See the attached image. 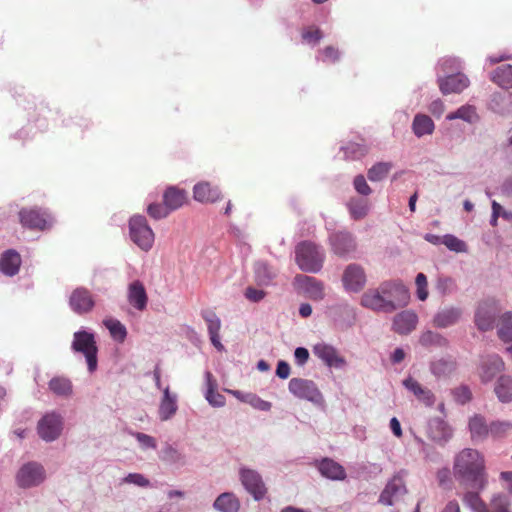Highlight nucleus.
I'll return each mask as SVG.
<instances>
[{
    "label": "nucleus",
    "mask_w": 512,
    "mask_h": 512,
    "mask_svg": "<svg viewBox=\"0 0 512 512\" xmlns=\"http://www.w3.org/2000/svg\"><path fill=\"white\" fill-rule=\"evenodd\" d=\"M233 394L240 400L249 403L252 407L261 410V411H269L272 407V404L268 401H265L258 397L255 394H248L244 397L241 396L239 391L233 392Z\"/></svg>",
    "instance_id": "49530a36"
},
{
    "label": "nucleus",
    "mask_w": 512,
    "mask_h": 512,
    "mask_svg": "<svg viewBox=\"0 0 512 512\" xmlns=\"http://www.w3.org/2000/svg\"><path fill=\"white\" fill-rule=\"evenodd\" d=\"M367 152L366 146L357 143H350L345 147V155L351 159H359L365 156Z\"/></svg>",
    "instance_id": "5fc2aeb1"
},
{
    "label": "nucleus",
    "mask_w": 512,
    "mask_h": 512,
    "mask_svg": "<svg viewBox=\"0 0 512 512\" xmlns=\"http://www.w3.org/2000/svg\"><path fill=\"white\" fill-rule=\"evenodd\" d=\"M417 286V297L421 301H425L428 297L427 278L423 273H419L415 280Z\"/></svg>",
    "instance_id": "6e6d98bb"
},
{
    "label": "nucleus",
    "mask_w": 512,
    "mask_h": 512,
    "mask_svg": "<svg viewBox=\"0 0 512 512\" xmlns=\"http://www.w3.org/2000/svg\"><path fill=\"white\" fill-rule=\"evenodd\" d=\"M353 185H354L355 190L361 195L368 196L372 192V189L368 185V183L363 175H357L354 178Z\"/></svg>",
    "instance_id": "052dcab7"
},
{
    "label": "nucleus",
    "mask_w": 512,
    "mask_h": 512,
    "mask_svg": "<svg viewBox=\"0 0 512 512\" xmlns=\"http://www.w3.org/2000/svg\"><path fill=\"white\" fill-rule=\"evenodd\" d=\"M361 305L374 311L392 313L395 306L382 294L380 286L367 290L361 297Z\"/></svg>",
    "instance_id": "f8f14e48"
},
{
    "label": "nucleus",
    "mask_w": 512,
    "mask_h": 512,
    "mask_svg": "<svg viewBox=\"0 0 512 512\" xmlns=\"http://www.w3.org/2000/svg\"><path fill=\"white\" fill-rule=\"evenodd\" d=\"M434 122L432 119L424 114H417L414 117L413 123H412V129L414 134L417 137H422L424 135H430L434 131Z\"/></svg>",
    "instance_id": "f704fd0d"
},
{
    "label": "nucleus",
    "mask_w": 512,
    "mask_h": 512,
    "mask_svg": "<svg viewBox=\"0 0 512 512\" xmlns=\"http://www.w3.org/2000/svg\"><path fill=\"white\" fill-rule=\"evenodd\" d=\"M491 80L502 88H512V65L506 64L493 71Z\"/></svg>",
    "instance_id": "e433bc0d"
},
{
    "label": "nucleus",
    "mask_w": 512,
    "mask_h": 512,
    "mask_svg": "<svg viewBox=\"0 0 512 512\" xmlns=\"http://www.w3.org/2000/svg\"><path fill=\"white\" fill-rule=\"evenodd\" d=\"M441 340L442 337L439 334L433 331H426L420 336L419 342L423 346H429L432 344H438Z\"/></svg>",
    "instance_id": "680f3d73"
},
{
    "label": "nucleus",
    "mask_w": 512,
    "mask_h": 512,
    "mask_svg": "<svg viewBox=\"0 0 512 512\" xmlns=\"http://www.w3.org/2000/svg\"><path fill=\"white\" fill-rule=\"evenodd\" d=\"M188 202V195L184 189L169 186L163 193V203L170 212L180 209Z\"/></svg>",
    "instance_id": "bb28decb"
},
{
    "label": "nucleus",
    "mask_w": 512,
    "mask_h": 512,
    "mask_svg": "<svg viewBox=\"0 0 512 512\" xmlns=\"http://www.w3.org/2000/svg\"><path fill=\"white\" fill-rule=\"evenodd\" d=\"M62 430L61 417L55 413L45 415L38 423V433L45 441H53Z\"/></svg>",
    "instance_id": "dca6fc26"
},
{
    "label": "nucleus",
    "mask_w": 512,
    "mask_h": 512,
    "mask_svg": "<svg viewBox=\"0 0 512 512\" xmlns=\"http://www.w3.org/2000/svg\"><path fill=\"white\" fill-rule=\"evenodd\" d=\"M73 351L82 353L87 361L88 370L93 372L97 368V352L95 337L87 331H77L73 335L71 345Z\"/></svg>",
    "instance_id": "20e7f679"
},
{
    "label": "nucleus",
    "mask_w": 512,
    "mask_h": 512,
    "mask_svg": "<svg viewBox=\"0 0 512 512\" xmlns=\"http://www.w3.org/2000/svg\"><path fill=\"white\" fill-rule=\"evenodd\" d=\"M256 280L261 285H268L275 277V272L266 263H257L255 267Z\"/></svg>",
    "instance_id": "09e8293b"
},
{
    "label": "nucleus",
    "mask_w": 512,
    "mask_h": 512,
    "mask_svg": "<svg viewBox=\"0 0 512 512\" xmlns=\"http://www.w3.org/2000/svg\"><path fill=\"white\" fill-rule=\"evenodd\" d=\"M276 375L281 379H287L290 375V366L285 361H279L276 368Z\"/></svg>",
    "instance_id": "774afa93"
},
{
    "label": "nucleus",
    "mask_w": 512,
    "mask_h": 512,
    "mask_svg": "<svg viewBox=\"0 0 512 512\" xmlns=\"http://www.w3.org/2000/svg\"><path fill=\"white\" fill-rule=\"evenodd\" d=\"M442 244H444L449 250L457 253L467 251L466 243L452 234L444 235L442 237Z\"/></svg>",
    "instance_id": "3c124183"
},
{
    "label": "nucleus",
    "mask_w": 512,
    "mask_h": 512,
    "mask_svg": "<svg viewBox=\"0 0 512 512\" xmlns=\"http://www.w3.org/2000/svg\"><path fill=\"white\" fill-rule=\"evenodd\" d=\"M453 476L463 488L485 490L488 473L483 453L473 448L460 450L453 459Z\"/></svg>",
    "instance_id": "f257e3e1"
},
{
    "label": "nucleus",
    "mask_w": 512,
    "mask_h": 512,
    "mask_svg": "<svg viewBox=\"0 0 512 512\" xmlns=\"http://www.w3.org/2000/svg\"><path fill=\"white\" fill-rule=\"evenodd\" d=\"M69 305L71 309L79 314H87L92 311L95 306L93 294L85 287L74 289L69 297Z\"/></svg>",
    "instance_id": "4468645a"
},
{
    "label": "nucleus",
    "mask_w": 512,
    "mask_h": 512,
    "mask_svg": "<svg viewBox=\"0 0 512 512\" xmlns=\"http://www.w3.org/2000/svg\"><path fill=\"white\" fill-rule=\"evenodd\" d=\"M504 367V361L496 354L488 355L483 358L479 368V375L482 382L486 383L491 381L499 372L504 370Z\"/></svg>",
    "instance_id": "4be33fe9"
},
{
    "label": "nucleus",
    "mask_w": 512,
    "mask_h": 512,
    "mask_svg": "<svg viewBox=\"0 0 512 512\" xmlns=\"http://www.w3.org/2000/svg\"><path fill=\"white\" fill-rule=\"evenodd\" d=\"M135 438L143 447L152 448V449L156 448L155 439L147 434L138 432V433H135Z\"/></svg>",
    "instance_id": "0e129e2a"
},
{
    "label": "nucleus",
    "mask_w": 512,
    "mask_h": 512,
    "mask_svg": "<svg viewBox=\"0 0 512 512\" xmlns=\"http://www.w3.org/2000/svg\"><path fill=\"white\" fill-rule=\"evenodd\" d=\"M498 336L504 342L512 340V313L507 312L500 318Z\"/></svg>",
    "instance_id": "c03bdc74"
},
{
    "label": "nucleus",
    "mask_w": 512,
    "mask_h": 512,
    "mask_svg": "<svg viewBox=\"0 0 512 512\" xmlns=\"http://www.w3.org/2000/svg\"><path fill=\"white\" fill-rule=\"evenodd\" d=\"M347 206L354 220L363 219L369 211V202L365 199L351 198Z\"/></svg>",
    "instance_id": "ea45409f"
},
{
    "label": "nucleus",
    "mask_w": 512,
    "mask_h": 512,
    "mask_svg": "<svg viewBox=\"0 0 512 512\" xmlns=\"http://www.w3.org/2000/svg\"><path fill=\"white\" fill-rule=\"evenodd\" d=\"M302 38L304 41L308 43L316 44L321 40L322 32L319 28L308 27L303 29Z\"/></svg>",
    "instance_id": "13d9d810"
},
{
    "label": "nucleus",
    "mask_w": 512,
    "mask_h": 512,
    "mask_svg": "<svg viewBox=\"0 0 512 512\" xmlns=\"http://www.w3.org/2000/svg\"><path fill=\"white\" fill-rule=\"evenodd\" d=\"M407 493L404 476L402 473L395 474L386 484L380 494L379 502L383 505L391 506L398 502Z\"/></svg>",
    "instance_id": "6e6552de"
},
{
    "label": "nucleus",
    "mask_w": 512,
    "mask_h": 512,
    "mask_svg": "<svg viewBox=\"0 0 512 512\" xmlns=\"http://www.w3.org/2000/svg\"><path fill=\"white\" fill-rule=\"evenodd\" d=\"M490 512H510V502L506 495L495 494L490 500Z\"/></svg>",
    "instance_id": "8fccbe9b"
},
{
    "label": "nucleus",
    "mask_w": 512,
    "mask_h": 512,
    "mask_svg": "<svg viewBox=\"0 0 512 512\" xmlns=\"http://www.w3.org/2000/svg\"><path fill=\"white\" fill-rule=\"evenodd\" d=\"M295 281L311 300L320 301L324 298V284L318 279L307 275H297Z\"/></svg>",
    "instance_id": "a211bd4d"
},
{
    "label": "nucleus",
    "mask_w": 512,
    "mask_h": 512,
    "mask_svg": "<svg viewBox=\"0 0 512 512\" xmlns=\"http://www.w3.org/2000/svg\"><path fill=\"white\" fill-rule=\"evenodd\" d=\"M171 212L168 210L166 205L160 203H151L147 207V214L155 219L160 220L166 218Z\"/></svg>",
    "instance_id": "603ef678"
},
{
    "label": "nucleus",
    "mask_w": 512,
    "mask_h": 512,
    "mask_svg": "<svg viewBox=\"0 0 512 512\" xmlns=\"http://www.w3.org/2000/svg\"><path fill=\"white\" fill-rule=\"evenodd\" d=\"M318 470L322 476L331 480H344L346 472L342 465L330 458L322 459L318 465Z\"/></svg>",
    "instance_id": "c85d7f7f"
},
{
    "label": "nucleus",
    "mask_w": 512,
    "mask_h": 512,
    "mask_svg": "<svg viewBox=\"0 0 512 512\" xmlns=\"http://www.w3.org/2000/svg\"><path fill=\"white\" fill-rule=\"evenodd\" d=\"M288 389L295 397L304 399L315 404L323 401L322 394L312 380L303 378H292L289 381Z\"/></svg>",
    "instance_id": "39448f33"
},
{
    "label": "nucleus",
    "mask_w": 512,
    "mask_h": 512,
    "mask_svg": "<svg viewBox=\"0 0 512 512\" xmlns=\"http://www.w3.org/2000/svg\"><path fill=\"white\" fill-rule=\"evenodd\" d=\"M207 376V383H208V390L206 393V399L207 401L215 406V407H221L225 404V397L215 391V383L212 380V374L210 372L206 373Z\"/></svg>",
    "instance_id": "37998d69"
},
{
    "label": "nucleus",
    "mask_w": 512,
    "mask_h": 512,
    "mask_svg": "<svg viewBox=\"0 0 512 512\" xmlns=\"http://www.w3.org/2000/svg\"><path fill=\"white\" fill-rule=\"evenodd\" d=\"M436 479L440 487L450 489L452 485L451 471L448 468L439 469L436 473Z\"/></svg>",
    "instance_id": "bf43d9fd"
},
{
    "label": "nucleus",
    "mask_w": 512,
    "mask_h": 512,
    "mask_svg": "<svg viewBox=\"0 0 512 512\" xmlns=\"http://www.w3.org/2000/svg\"><path fill=\"white\" fill-rule=\"evenodd\" d=\"M466 491L462 495L463 503L469 507L473 512H490L487 504L480 496L482 490L465 488Z\"/></svg>",
    "instance_id": "2f4dec72"
},
{
    "label": "nucleus",
    "mask_w": 512,
    "mask_h": 512,
    "mask_svg": "<svg viewBox=\"0 0 512 512\" xmlns=\"http://www.w3.org/2000/svg\"><path fill=\"white\" fill-rule=\"evenodd\" d=\"M129 304L138 311H144L147 307L148 296L143 283L139 280L131 282L127 290Z\"/></svg>",
    "instance_id": "5701e85b"
},
{
    "label": "nucleus",
    "mask_w": 512,
    "mask_h": 512,
    "mask_svg": "<svg viewBox=\"0 0 512 512\" xmlns=\"http://www.w3.org/2000/svg\"><path fill=\"white\" fill-rule=\"evenodd\" d=\"M295 361L298 365H303L307 362L309 358V352L304 347H298L296 348L294 352Z\"/></svg>",
    "instance_id": "338daca9"
},
{
    "label": "nucleus",
    "mask_w": 512,
    "mask_h": 512,
    "mask_svg": "<svg viewBox=\"0 0 512 512\" xmlns=\"http://www.w3.org/2000/svg\"><path fill=\"white\" fill-rule=\"evenodd\" d=\"M129 235L141 250L148 252L153 247L155 234L144 216L134 215L130 218Z\"/></svg>",
    "instance_id": "7ed1b4c3"
},
{
    "label": "nucleus",
    "mask_w": 512,
    "mask_h": 512,
    "mask_svg": "<svg viewBox=\"0 0 512 512\" xmlns=\"http://www.w3.org/2000/svg\"><path fill=\"white\" fill-rule=\"evenodd\" d=\"M240 480L247 492L250 493L255 500H260L265 496L267 489L261 475L257 471L242 468L240 470Z\"/></svg>",
    "instance_id": "9b49d317"
},
{
    "label": "nucleus",
    "mask_w": 512,
    "mask_h": 512,
    "mask_svg": "<svg viewBox=\"0 0 512 512\" xmlns=\"http://www.w3.org/2000/svg\"><path fill=\"white\" fill-rule=\"evenodd\" d=\"M45 478V472L40 464L31 462L23 465L17 473V483L20 487L29 488L39 485Z\"/></svg>",
    "instance_id": "ddd939ff"
},
{
    "label": "nucleus",
    "mask_w": 512,
    "mask_h": 512,
    "mask_svg": "<svg viewBox=\"0 0 512 512\" xmlns=\"http://www.w3.org/2000/svg\"><path fill=\"white\" fill-rule=\"evenodd\" d=\"M163 398L159 406V417L162 421L170 419L177 411L176 397L170 394L169 387L163 390Z\"/></svg>",
    "instance_id": "72a5a7b5"
},
{
    "label": "nucleus",
    "mask_w": 512,
    "mask_h": 512,
    "mask_svg": "<svg viewBox=\"0 0 512 512\" xmlns=\"http://www.w3.org/2000/svg\"><path fill=\"white\" fill-rule=\"evenodd\" d=\"M324 260V251L312 241H302L295 247L296 264L304 272H319L323 267Z\"/></svg>",
    "instance_id": "f03ea898"
},
{
    "label": "nucleus",
    "mask_w": 512,
    "mask_h": 512,
    "mask_svg": "<svg viewBox=\"0 0 512 512\" xmlns=\"http://www.w3.org/2000/svg\"><path fill=\"white\" fill-rule=\"evenodd\" d=\"M213 507L220 512H238L240 501L235 494L225 492L216 498Z\"/></svg>",
    "instance_id": "473e14b6"
},
{
    "label": "nucleus",
    "mask_w": 512,
    "mask_h": 512,
    "mask_svg": "<svg viewBox=\"0 0 512 512\" xmlns=\"http://www.w3.org/2000/svg\"><path fill=\"white\" fill-rule=\"evenodd\" d=\"M438 84L440 91L446 95L451 93H461L469 86L470 81L465 74L456 73L454 75L439 78Z\"/></svg>",
    "instance_id": "412c9836"
},
{
    "label": "nucleus",
    "mask_w": 512,
    "mask_h": 512,
    "mask_svg": "<svg viewBox=\"0 0 512 512\" xmlns=\"http://www.w3.org/2000/svg\"><path fill=\"white\" fill-rule=\"evenodd\" d=\"M452 395L454 400L459 404H466L472 399V393L469 387L467 386H459L452 390Z\"/></svg>",
    "instance_id": "864d4df0"
},
{
    "label": "nucleus",
    "mask_w": 512,
    "mask_h": 512,
    "mask_svg": "<svg viewBox=\"0 0 512 512\" xmlns=\"http://www.w3.org/2000/svg\"><path fill=\"white\" fill-rule=\"evenodd\" d=\"M193 198L203 204H212L222 199V193L218 186L202 181L194 185Z\"/></svg>",
    "instance_id": "f3484780"
},
{
    "label": "nucleus",
    "mask_w": 512,
    "mask_h": 512,
    "mask_svg": "<svg viewBox=\"0 0 512 512\" xmlns=\"http://www.w3.org/2000/svg\"><path fill=\"white\" fill-rule=\"evenodd\" d=\"M462 315V311L457 307H447L436 313L433 324L439 328H446L456 324Z\"/></svg>",
    "instance_id": "7c9ffc66"
},
{
    "label": "nucleus",
    "mask_w": 512,
    "mask_h": 512,
    "mask_svg": "<svg viewBox=\"0 0 512 512\" xmlns=\"http://www.w3.org/2000/svg\"><path fill=\"white\" fill-rule=\"evenodd\" d=\"M495 393L498 399L503 403L512 401V377L508 375L500 376L495 385Z\"/></svg>",
    "instance_id": "c9c22d12"
},
{
    "label": "nucleus",
    "mask_w": 512,
    "mask_h": 512,
    "mask_svg": "<svg viewBox=\"0 0 512 512\" xmlns=\"http://www.w3.org/2000/svg\"><path fill=\"white\" fill-rule=\"evenodd\" d=\"M418 323V316L414 311L405 310L398 313L393 319V330L401 335L412 332Z\"/></svg>",
    "instance_id": "393cba45"
},
{
    "label": "nucleus",
    "mask_w": 512,
    "mask_h": 512,
    "mask_svg": "<svg viewBox=\"0 0 512 512\" xmlns=\"http://www.w3.org/2000/svg\"><path fill=\"white\" fill-rule=\"evenodd\" d=\"M456 368V363L453 360L439 359L431 363L430 370L437 378L448 377L453 373Z\"/></svg>",
    "instance_id": "58836bf2"
},
{
    "label": "nucleus",
    "mask_w": 512,
    "mask_h": 512,
    "mask_svg": "<svg viewBox=\"0 0 512 512\" xmlns=\"http://www.w3.org/2000/svg\"><path fill=\"white\" fill-rule=\"evenodd\" d=\"M245 297L252 302H259L265 297V292L253 287H248L245 291Z\"/></svg>",
    "instance_id": "69168bd1"
},
{
    "label": "nucleus",
    "mask_w": 512,
    "mask_h": 512,
    "mask_svg": "<svg viewBox=\"0 0 512 512\" xmlns=\"http://www.w3.org/2000/svg\"><path fill=\"white\" fill-rule=\"evenodd\" d=\"M343 286L347 291L359 292L366 284V274L362 266L349 264L343 272Z\"/></svg>",
    "instance_id": "2eb2a0df"
},
{
    "label": "nucleus",
    "mask_w": 512,
    "mask_h": 512,
    "mask_svg": "<svg viewBox=\"0 0 512 512\" xmlns=\"http://www.w3.org/2000/svg\"><path fill=\"white\" fill-rule=\"evenodd\" d=\"M391 164L388 162H379L374 164L367 173L368 179L372 182L381 181L387 177L391 170Z\"/></svg>",
    "instance_id": "a18cd8bd"
},
{
    "label": "nucleus",
    "mask_w": 512,
    "mask_h": 512,
    "mask_svg": "<svg viewBox=\"0 0 512 512\" xmlns=\"http://www.w3.org/2000/svg\"><path fill=\"white\" fill-rule=\"evenodd\" d=\"M403 385L408 391L413 393L418 401L423 403L425 406L431 407L434 405L436 398L433 392L430 389L422 386L414 378H406L403 380Z\"/></svg>",
    "instance_id": "a878e982"
},
{
    "label": "nucleus",
    "mask_w": 512,
    "mask_h": 512,
    "mask_svg": "<svg viewBox=\"0 0 512 512\" xmlns=\"http://www.w3.org/2000/svg\"><path fill=\"white\" fill-rule=\"evenodd\" d=\"M329 244L334 254L346 257L357 249L354 236L347 231H337L329 236Z\"/></svg>",
    "instance_id": "1a4fd4ad"
},
{
    "label": "nucleus",
    "mask_w": 512,
    "mask_h": 512,
    "mask_svg": "<svg viewBox=\"0 0 512 512\" xmlns=\"http://www.w3.org/2000/svg\"><path fill=\"white\" fill-rule=\"evenodd\" d=\"M320 54L322 55L321 60L326 63H335L340 58L339 50L332 45L326 46L320 51Z\"/></svg>",
    "instance_id": "4d7b16f0"
},
{
    "label": "nucleus",
    "mask_w": 512,
    "mask_h": 512,
    "mask_svg": "<svg viewBox=\"0 0 512 512\" xmlns=\"http://www.w3.org/2000/svg\"><path fill=\"white\" fill-rule=\"evenodd\" d=\"M19 220L23 227L31 230H45L52 226L49 213L37 208H23L19 211Z\"/></svg>",
    "instance_id": "423d86ee"
},
{
    "label": "nucleus",
    "mask_w": 512,
    "mask_h": 512,
    "mask_svg": "<svg viewBox=\"0 0 512 512\" xmlns=\"http://www.w3.org/2000/svg\"><path fill=\"white\" fill-rule=\"evenodd\" d=\"M498 312V302L495 299H487L480 302L475 312V324L477 328L481 331L493 329Z\"/></svg>",
    "instance_id": "0eeeda50"
},
{
    "label": "nucleus",
    "mask_w": 512,
    "mask_h": 512,
    "mask_svg": "<svg viewBox=\"0 0 512 512\" xmlns=\"http://www.w3.org/2000/svg\"><path fill=\"white\" fill-rule=\"evenodd\" d=\"M103 324L109 330L114 340L118 342H123L126 339L127 330L119 320L107 318L103 321Z\"/></svg>",
    "instance_id": "a19ab883"
},
{
    "label": "nucleus",
    "mask_w": 512,
    "mask_h": 512,
    "mask_svg": "<svg viewBox=\"0 0 512 512\" xmlns=\"http://www.w3.org/2000/svg\"><path fill=\"white\" fill-rule=\"evenodd\" d=\"M382 294L395 306V310L405 307L410 294L408 289L400 282L386 281L380 284Z\"/></svg>",
    "instance_id": "9d476101"
},
{
    "label": "nucleus",
    "mask_w": 512,
    "mask_h": 512,
    "mask_svg": "<svg viewBox=\"0 0 512 512\" xmlns=\"http://www.w3.org/2000/svg\"><path fill=\"white\" fill-rule=\"evenodd\" d=\"M202 317L207 323L208 333L212 345L218 350L223 351L224 346L220 341L221 320L213 311H205Z\"/></svg>",
    "instance_id": "cd10ccee"
},
{
    "label": "nucleus",
    "mask_w": 512,
    "mask_h": 512,
    "mask_svg": "<svg viewBox=\"0 0 512 512\" xmlns=\"http://www.w3.org/2000/svg\"><path fill=\"white\" fill-rule=\"evenodd\" d=\"M512 433V421L494 420L490 422L489 436L494 440H502Z\"/></svg>",
    "instance_id": "4c0bfd02"
},
{
    "label": "nucleus",
    "mask_w": 512,
    "mask_h": 512,
    "mask_svg": "<svg viewBox=\"0 0 512 512\" xmlns=\"http://www.w3.org/2000/svg\"><path fill=\"white\" fill-rule=\"evenodd\" d=\"M426 434L431 441L442 445L451 438L452 430L444 420L433 418L428 422Z\"/></svg>",
    "instance_id": "aec40b11"
},
{
    "label": "nucleus",
    "mask_w": 512,
    "mask_h": 512,
    "mask_svg": "<svg viewBox=\"0 0 512 512\" xmlns=\"http://www.w3.org/2000/svg\"><path fill=\"white\" fill-rule=\"evenodd\" d=\"M125 482L135 484L140 487H147L150 485L149 480L144 477L142 474L139 473H130L128 474L125 479Z\"/></svg>",
    "instance_id": "e2e57ef3"
},
{
    "label": "nucleus",
    "mask_w": 512,
    "mask_h": 512,
    "mask_svg": "<svg viewBox=\"0 0 512 512\" xmlns=\"http://www.w3.org/2000/svg\"><path fill=\"white\" fill-rule=\"evenodd\" d=\"M313 353L329 367L342 368L346 365V360L331 345L318 343L313 347Z\"/></svg>",
    "instance_id": "6ab92c4d"
},
{
    "label": "nucleus",
    "mask_w": 512,
    "mask_h": 512,
    "mask_svg": "<svg viewBox=\"0 0 512 512\" xmlns=\"http://www.w3.org/2000/svg\"><path fill=\"white\" fill-rule=\"evenodd\" d=\"M50 390L59 396H68L72 393V384L64 377H54L49 382Z\"/></svg>",
    "instance_id": "79ce46f5"
},
{
    "label": "nucleus",
    "mask_w": 512,
    "mask_h": 512,
    "mask_svg": "<svg viewBox=\"0 0 512 512\" xmlns=\"http://www.w3.org/2000/svg\"><path fill=\"white\" fill-rule=\"evenodd\" d=\"M20 265V254L13 249L4 252L0 258V271L7 276H14L17 274Z\"/></svg>",
    "instance_id": "c756f323"
},
{
    "label": "nucleus",
    "mask_w": 512,
    "mask_h": 512,
    "mask_svg": "<svg viewBox=\"0 0 512 512\" xmlns=\"http://www.w3.org/2000/svg\"><path fill=\"white\" fill-rule=\"evenodd\" d=\"M468 429L472 441L483 442L489 437L490 423H487L483 415L474 414L469 418Z\"/></svg>",
    "instance_id": "b1692460"
},
{
    "label": "nucleus",
    "mask_w": 512,
    "mask_h": 512,
    "mask_svg": "<svg viewBox=\"0 0 512 512\" xmlns=\"http://www.w3.org/2000/svg\"><path fill=\"white\" fill-rule=\"evenodd\" d=\"M476 118V110L471 105L461 106L457 111L447 115L448 120L462 119L470 123H472Z\"/></svg>",
    "instance_id": "de8ad7c7"
}]
</instances>
